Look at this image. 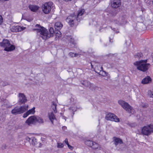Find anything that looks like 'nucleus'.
I'll return each instance as SVG.
<instances>
[{
    "mask_svg": "<svg viewBox=\"0 0 153 153\" xmlns=\"http://www.w3.org/2000/svg\"><path fill=\"white\" fill-rule=\"evenodd\" d=\"M36 28L33 29V31H36L38 36L39 38H41L43 39L46 40L48 38L53 36V34L54 32L53 29V27H51L49 29V33L48 30L43 27L41 26L40 25L36 24L35 25Z\"/></svg>",
    "mask_w": 153,
    "mask_h": 153,
    "instance_id": "obj_1",
    "label": "nucleus"
},
{
    "mask_svg": "<svg viewBox=\"0 0 153 153\" xmlns=\"http://www.w3.org/2000/svg\"><path fill=\"white\" fill-rule=\"evenodd\" d=\"M85 13V10H80L77 14V16L75 13L71 14L66 18V21L72 27L76 23L77 21H80L81 18L80 16Z\"/></svg>",
    "mask_w": 153,
    "mask_h": 153,
    "instance_id": "obj_2",
    "label": "nucleus"
},
{
    "mask_svg": "<svg viewBox=\"0 0 153 153\" xmlns=\"http://www.w3.org/2000/svg\"><path fill=\"white\" fill-rule=\"evenodd\" d=\"M146 60L145 61L142 60L136 62L134 63V64L137 66V68L138 70L146 71L148 69L150 65L149 64L146 63Z\"/></svg>",
    "mask_w": 153,
    "mask_h": 153,
    "instance_id": "obj_3",
    "label": "nucleus"
},
{
    "mask_svg": "<svg viewBox=\"0 0 153 153\" xmlns=\"http://www.w3.org/2000/svg\"><path fill=\"white\" fill-rule=\"evenodd\" d=\"M0 45L4 48V51L8 52L13 51L15 49V46L11 45L9 41L7 39H3L2 41L0 42Z\"/></svg>",
    "mask_w": 153,
    "mask_h": 153,
    "instance_id": "obj_4",
    "label": "nucleus"
},
{
    "mask_svg": "<svg viewBox=\"0 0 153 153\" xmlns=\"http://www.w3.org/2000/svg\"><path fill=\"white\" fill-rule=\"evenodd\" d=\"M28 105H25L20 106H17L13 109L11 112L13 114L16 115L23 113L28 109Z\"/></svg>",
    "mask_w": 153,
    "mask_h": 153,
    "instance_id": "obj_5",
    "label": "nucleus"
},
{
    "mask_svg": "<svg viewBox=\"0 0 153 153\" xmlns=\"http://www.w3.org/2000/svg\"><path fill=\"white\" fill-rule=\"evenodd\" d=\"M141 133L146 136H149L153 133V124L148 125L144 126L142 129Z\"/></svg>",
    "mask_w": 153,
    "mask_h": 153,
    "instance_id": "obj_6",
    "label": "nucleus"
},
{
    "mask_svg": "<svg viewBox=\"0 0 153 153\" xmlns=\"http://www.w3.org/2000/svg\"><path fill=\"white\" fill-rule=\"evenodd\" d=\"M118 102L123 108L128 113H131L133 111L132 107L128 103L121 100L118 101Z\"/></svg>",
    "mask_w": 153,
    "mask_h": 153,
    "instance_id": "obj_7",
    "label": "nucleus"
},
{
    "mask_svg": "<svg viewBox=\"0 0 153 153\" xmlns=\"http://www.w3.org/2000/svg\"><path fill=\"white\" fill-rule=\"evenodd\" d=\"M85 143L86 145L94 149H96L100 148V146L99 144L92 140H87L85 141Z\"/></svg>",
    "mask_w": 153,
    "mask_h": 153,
    "instance_id": "obj_8",
    "label": "nucleus"
},
{
    "mask_svg": "<svg viewBox=\"0 0 153 153\" xmlns=\"http://www.w3.org/2000/svg\"><path fill=\"white\" fill-rule=\"evenodd\" d=\"M105 118L107 120L114 121L115 122H119V119L117 117L113 114L109 113L107 114Z\"/></svg>",
    "mask_w": 153,
    "mask_h": 153,
    "instance_id": "obj_9",
    "label": "nucleus"
},
{
    "mask_svg": "<svg viewBox=\"0 0 153 153\" xmlns=\"http://www.w3.org/2000/svg\"><path fill=\"white\" fill-rule=\"evenodd\" d=\"M18 103L20 105L25 104L27 101V99L23 93H19L18 94Z\"/></svg>",
    "mask_w": 153,
    "mask_h": 153,
    "instance_id": "obj_10",
    "label": "nucleus"
},
{
    "mask_svg": "<svg viewBox=\"0 0 153 153\" xmlns=\"http://www.w3.org/2000/svg\"><path fill=\"white\" fill-rule=\"evenodd\" d=\"M42 7L44 10H54L55 8L54 4L51 1L45 3Z\"/></svg>",
    "mask_w": 153,
    "mask_h": 153,
    "instance_id": "obj_11",
    "label": "nucleus"
},
{
    "mask_svg": "<svg viewBox=\"0 0 153 153\" xmlns=\"http://www.w3.org/2000/svg\"><path fill=\"white\" fill-rule=\"evenodd\" d=\"M81 84L86 87H88L91 90H93L94 89L95 86L93 84L87 80L82 81L81 82Z\"/></svg>",
    "mask_w": 153,
    "mask_h": 153,
    "instance_id": "obj_12",
    "label": "nucleus"
},
{
    "mask_svg": "<svg viewBox=\"0 0 153 153\" xmlns=\"http://www.w3.org/2000/svg\"><path fill=\"white\" fill-rule=\"evenodd\" d=\"M36 117L32 116L30 117L26 121L25 123L28 126L34 124L36 123Z\"/></svg>",
    "mask_w": 153,
    "mask_h": 153,
    "instance_id": "obj_13",
    "label": "nucleus"
},
{
    "mask_svg": "<svg viewBox=\"0 0 153 153\" xmlns=\"http://www.w3.org/2000/svg\"><path fill=\"white\" fill-rule=\"evenodd\" d=\"M114 22L118 25L125 24L127 23V21L124 17H121L120 18L119 20H114Z\"/></svg>",
    "mask_w": 153,
    "mask_h": 153,
    "instance_id": "obj_14",
    "label": "nucleus"
},
{
    "mask_svg": "<svg viewBox=\"0 0 153 153\" xmlns=\"http://www.w3.org/2000/svg\"><path fill=\"white\" fill-rule=\"evenodd\" d=\"M23 27L19 26H13L11 28V30L13 32H17L19 31H21L24 29Z\"/></svg>",
    "mask_w": 153,
    "mask_h": 153,
    "instance_id": "obj_15",
    "label": "nucleus"
},
{
    "mask_svg": "<svg viewBox=\"0 0 153 153\" xmlns=\"http://www.w3.org/2000/svg\"><path fill=\"white\" fill-rule=\"evenodd\" d=\"M35 107H33L32 109L26 112L24 114L23 117L24 118H25L26 117L30 114H33L35 112Z\"/></svg>",
    "mask_w": 153,
    "mask_h": 153,
    "instance_id": "obj_16",
    "label": "nucleus"
},
{
    "mask_svg": "<svg viewBox=\"0 0 153 153\" xmlns=\"http://www.w3.org/2000/svg\"><path fill=\"white\" fill-rule=\"evenodd\" d=\"M26 140L28 141L29 143L33 145H35L36 143V140L33 137L31 138L27 137Z\"/></svg>",
    "mask_w": 153,
    "mask_h": 153,
    "instance_id": "obj_17",
    "label": "nucleus"
},
{
    "mask_svg": "<svg viewBox=\"0 0 153 153\" xmlns=\"http://www.w3.org/2000/svg\"><path fill=\"white\" fill-rule=\"evenodd\" d=\"M152 79L149 76H147L143 79L141 81V83L143 84H147L151 82Z\"/></svg>",
    "mask_w": 153,
    "mask_h": 153,
    "instance_id": "obj_18",
    "label": "nucleus"
},
{
    "mask_svg": "<svg viewBox=\"0 0 153 153\" xmlns=\"http://www.w3.org/2000/svg\"><path fill=\"white\" fill-rule=\"evenodd\" d=\"M114 143L116 146L118 145L119 144H121L123 143V142L121 139L119 138L115 137H114Z\"/></svg>",
    "mask_w": 153,
    "mask_h": 153,
    "instance_id": "obj_19",
    "label": "nucleus"
},
{
    "mask_svg": "<svg viewBox=\"0 0 153 153\" xmlns=\"http://www.w3.org/2000/svg\"><path fill=\"white\" fill-rule=\"evenodd\" d=\"M49 119L52 124H53L54 120H56V118L53 112H51L48 114Z\"/></svg>",
    "mask_w": 153,
    "mask_h": 153,
    "instance_id": "obj_20",
    "label": "nucleus"
},
{
    "mask_svg": "<svg viewBox=\"0 0 153 153\" xmlns=\"http://www.w3.org/2000/svg\"><path fill=\"white\" fill-rule=\"evenodd\" d=\"M62 26L63 25L60 22H57L55 23V28L57 30L60 29Z\"/></svg>",
    "mask_w": 153,
    "mask_h": 153,
    "instance_id": "obj_21",
    "label": "nucleus"
},
{
    "mask_svg": "<svg viewBox=\"0 0 153 153\" xmlns=\"http://www.w3.org/2000/svg\"><path fill=\"white\" fill-rule=\"evenodd\" d=\"M111 6L113 8H117L120 7L121 5V4L117 3H111Z\"/></svg>",
    "mask_w": 153,
    "mask_h": 153,
    "instance_id": "obj_22",
    "label": "nucleus"
},
{
    "mask_svg": "<svg viewBox=\"0 0 153 153\" xmlns=\"http://www.w3.org/2000/svg\"><path fill=\"white\" fill-rule=\"evenodd\" d=\"M30 10H39V7L37 5H35L30 4L29 6Z\"/></svg>",
    "mask_w": 153,
    "mask_h": 153,
    "instance_id": "obj_23",
    "label": "nucleus"
},
{
    "mask_svg": "<svg viewBox=\"0 0 153 153\" xmlns=\"http://www.w3.org/2000/svg\"><path fill=\"white\" fill-rule=\"evenodd\" d=\"M109 15L111 16H115L117 13V10H108ZM108 15L109 14H108Z\"/></svg>",
    "mask_w": 153,
    "mask_h": 153,
    "instance_id": "obj_24",
    "label": "nucleus"
},
{
    "mask_svg": "<svg viewBox=\"0 0 153 153\" xmlns=\"http://www.w3.org/2000/svg\"><path fill=\"white\" fill-rule=\"evenodd\" d=\"M57 105L55 103V102H52V105H51V107L52 108L54 111V112L56 113L57 112V110L56 109Z\"/></svg>",
    "mask_w": 153,
    "mask_h": 153,
    "instance_id": "obj_25",
    "label": "nucleus"
},
{
    "mask_svg": "<svg viewBox=\"0 0 153 153\" xmlns=\"http://www.w3.org/2000/svg\"><path fill=\"white\" fill-rule=\"evenodd\" d=\"M81 54L78 53H74L72 52H71L69 53V55L71 57L80 56Z\"/></svg>",
    "mask_w": 153,
    "mask_h": 153,
    "instance_id": "obj_26",
    "label": "nucleus"
},
{
    "mask_svg": "<svg viewBox=\"0 0 153 153\" xmlns=\"http://www.w3.org/2000/svg\"><path fill=\"white\" fill-rule=\"evenodd\" d=\"M68 40L70 41V43H72V44L75 45L76 43L74 41L73 38H72L71 36H68L67 38Z\"/></svg>",
    "mask_w": 153,
    "mask_h": 153,
    "instance_id": "obj_27",
    "label": "nucleus"
},
{
    "mask_svg": "<svg viewBox=\"0 0 153 153\" xmlns=\"http://www.w3.org/2000/svg\"><path fill=\"white\" fill-rule=\"evenodd\" d=\"M36 123L38 122L40 123H44L43 119L39 117H36Z\"/></svg>",
    "mask_w": 153,
    "mask_h": 153,
    "instance_id": "obj_28",
    "label": "nucleus"
},
{
    "mask_svg": "<svg viewBox=\"0 0 153 153\" xmlns=\"http://www.w3.org/2000/svg\"><path fill=\"white\" fill-rule=\"evenodd\" d=\"M101 70H100V74L102 76H104L105 75H107L108 74L107 73H106L105 71H102L103 70V68L102 67H100V68Z\"/></svg>",
    "mask_w": 153,
    "mask_h": 153,
    "instance_id": "obj_29",
    "label": "nucleus"
},
{
    "mask_svg": "<svg viewBox=\"0 0 153 153\" xmlns=\"http://www.w3.org/2000/svg\"><path fill=\"white\" fill-rule=\"evenodd\" d=\"M77 108L75 105H74L73 107H72L70 108V110L71 112H73V115L74 114V112L76 111Z\"/></svg>",
    "mask_w": 153,
    "mask_h": 153,
    "instance_id": "obj_30",
    "label": "nucleus"
},
{
    "mask_svg": "<svg viewBox=\"0 0 153 153\" xmlns=\"http://www.w3.org/2000/svg\"><path fill=\"white\" fill-rule=\"evenodd\" d=\"M143 54L142 53L140 52L136 53L134 55V57L135 58H137L139 59L141 57H142Z\"/></svg>",
    "mask_w": 153,
    "mask_h": 153,
    "instance_id": "obj_31",
    "label": "nucleus"
},
{
    "mask_svg": "<svg viewBox=\"0 0 153 153\" xmlns=\"http://www.w3.org/2000/svg\"><path fill=\"white\" fill-rule=\"evenodd\" d=\"M148 95L150 97L153 98V93L150 90L148 91Z\"/></svg>",
    "mask_w": 153,
    "mask_h": 153,
    "instance_id": "obj_32",
    "label": "nucleus"
},
{
    "mask_svg": "<svg viewBox=\"0 0 153 153\" xmlns=\"http://www.w3.org/2000/svg\"><path fill=\"white\" fill-rule=\"evenodd\" d=\"M114 65L113 63H108L107 64V66L108 68H112L114 67Z\"/></svg>",
    "mask_w": 153,
    "mask_h": 153,
    "instance_id": "obj_33",
    "label": "nucleus"
},
{
    "mask_svg": "<svg viewBox=\"0 0 153 153\" xmlns=\"http://www.w3.org/2000/svg\"><path fill=\"white\" fill-rule=\"evenodd\" d=\"M121 4V0H111V3Z\"/></svg>",
    "mask_w": 153,
    "mask_h": 153,
    "instance_id": "obj_34",
    "label": "nucleus"
},
{
    "mask_svg": "<svg viewBox=\"0 0 153 153\" xmlns=\"http://www.w3.org/2000/svg\"><path fill=\"white\" fill-rule=\"evenodd\" d=\"M5 106L7 108H10L11 107V105L10 104V102H8L7 103L4 104Z\"/></svg>",
    "mask_w": 153,
    "mask_h": 153,
    "instance_id": "obj_35",
    "label": "nucleus"
},
{
    "mask_svg": "<svg viewBox=\"0 0 153 153\" xmlns=\"http://www.w3.org/2000/svg\"><path fill=\"white\" fill-rule=\"evenodd\" d=\"M63 145L61 143H58L57 147L58 148H61L63 147Z\"/></svg>",
    "mask_w": 153,
    "mask_h": 153,
    "instance_id": "obj_36",
    "label": "nucleus"
},
{
    "mask_svg": "<svg viewBox=\"0 0 153 153\" xmlns=\"http://www.w3.org/2000/svg\"><path fill=\"white\" fill-rule=\"evenodd\" d=\"M0 83L1 85L3 86H6L7 84V82H0Z\"/></svg>",
    "mask_w": 153,
    "mask_h": 153,
    "instance_id": "obj_37",
    "label": "nucleus"
},
{
    "mask_svg": "<svg viewBox=\"0 0 153 153\" xmlns=\"http://www.w3.org/2000/svg\"><path fill=\"white\" fill-rule=\"evenodd\" d=\"M43 12L45 14H47L50 12L51 10H42Z\"/></svg>",
    "mask_w": 153,
    "mask_h": 153,
    "instance_id": "obj_38",
    "label": "nucleus"
},
{
    "mask_svg": "<svg viewBox=\"0 0 153 153\" xmlns=\"http://www.w3.org/2000/svg\"><path fill=\"white\" fill-rule=\"evenodd\" d=\"M3 22V18L0 15V25H1Z\"/></svg>",
    "mask_w": 153,
    "mask_h": 153,
    "instance_id": "obj_39",
    "label": "nucleus"
},
{
    "mask_svg": "<svg viewBox=\"0 0 153 153\" xmlns=\"http://www.w3.org/2000/svg\"><path fill=\"white\" fill-rule=\"evenodd\" d=\"M65 143L68 145L69 144L68 142V140L67 139H66L65 140Z\"/></svg>",
    "mask_w": 153,
    "mask_h": 153,
    "instance_id": "obj_40",
    "label": "nucleus"
},
{
    "mask_svg": "<svg viewBox=\"0 0 153 153\" xmlns=\"http://www.w3.org/2000/svg\"><path fill=\"white\" fill-rule=\"evenodd\" d=\"M68 146L69 149L71 150L73 149V147L71 146L69 144L68 145Z\"/></svg>",
    "mask_w": 153,
    "mask_h": 153,
    "instance_id": "obj_41",
    "label": "nucleus"
},
{
    "mask_svg": "<svg viewBox=\"0 0 153 153\" xmlns=\"http://www.w3.org/2000/svg\"><path fill=\"white\" fill-rule=\"evenodd\" d=\"M6 145H3L2 146V149H5L6 148Z\"/></svg>",
    "mask_w": 153,
    "mask_h": 153,
    "instance_id": "obj_42",
    "label": "nucleus"
},
{
    "mask_svg": "<svg viewBox=\"0 0 153 153\" xmlns=\"http://www.w3.org/2000/svg\"><path fill=\"white\" fill-rule=\"evenodd\" d=\"M62 119H64L65 120V121L66 120V117H65V116H62Z\"/></svg>",
    "mask_w": 153,
    "mask_h": 153,
    "instance_id": "obj_43",
    "label": "nucleus"
},
{
    "mask_svg": "<svg viewBox=\"0 0 153 153\" xmlns=\"http://www.w3.org/2000/svg\"><path fill=\"white\" fill-rule=\"evenodd\" d=\"M112 29V30H113L114 31H116V32L117 33H118V32H118V31H117V30H116V29H115V28H113V29Z\"/></svg>",
    "mask_w": 153,
    "mask_h": 153,
    "instance_id": "obj_44",
    "label": "nucleus"
},
{
    "mask_svg": "<svg viewBox=\"0 0 153 153\" xmlns=\"http://www.w3.org/2000/svg\"><path fill=\"white\" fill-rule=\"evenodd\" d=\"M62 128L63 130H65L66 128V127L65 126H63L62 127Z\"/></svg>",
    "mask_w": 153,
    "mask_h": 153,
    "instance_id": "obj_45",
    "label": "nucleus"
},
{
    "mask_svg": "<svg viewBox=\"0 0 153 153\" xmlns=\"http://www.w3.org/2000/svg\"><path fill=\"white\" fill-rule=\"evenodd\" d=\"M22 17H25L26 16L24 14H22Z\"/></svg>",
    "mask_w": 153,
    "mask_h": 153,
    "instance_id": "obj_46",
    "label": "nucleus"
},
{
    "mask_svg": "<svg viewBox=\"0 0 153 153\" xmlns=\"http://www.w3.org/2000/svg\"><path fill=\"white\" fill-rule=\"evenodd\" d=\"M31 11H32L33 12H36L37 11V10H31Z\"/></svg>",
    "mask_w": 153,
    "mask_h": 153,
    "instance_id": "obj_47",
    "label": "nucleus"
},
{
    "mask_svg": "<svg viewBox=\"0 0 153 153\" xmlns=\"http://www.w3.org/2000/svg\"><path fill=\"white\" fill-rule=\"evenodd\" d=\"M65 1H71V0H64Z\"/></svg>",
    "mask_w": 153,
    "mask_h": 153,
    "instance_id": "obj_48",
    "label": "nucleus"
},
{
    "mask_svg": "<svg viewBox=\"0 0 153 153\" xmlns=\"http://www.w3.org/2000/svg\"><path fill=\"white\" fill-rule=\"evenodd\" d=\"M91 67H92V68L93 66V65H92V64H91Z\"/></svg>",
    "mask_w": 153,
    "mask_h": 153,
    "instance_id": "obj_49",
    "label": "nucleus"
},
{
    "mask_svg": "<svg viewBox=\"0 0 153 153\" xmlns=\"http://www.w3.org/2000/svg\"><path fill=\"white\" fill-rule=\"evenodd\" d=\"M3 1H8V0H2Z\"/></svg>",
    "mask_w": 153,
    "mask_h": 153,
    "instance_id": "obj_50",
    "label": "nucleus"
},
{
    "mask_svg": "<svg viewBox=\"0 0 153 153\" xmlns=\"http://www.w3.org/2000/svg\"><path fill=\"white\" fill-rule=\"evenodd\" d=\"M59 33L60 34L61 33V32H59Z\"/></svg>",
    "mask_w": 153,
    "mask_h": 153,
    "instance_id": "obj_51",
    "label": "nucleus"
},
{
    "mask_svg": "<svg viewBox=\"0 0 153 153\" xmlns=\"http://www.w3.org/2000/svg\"><path fill=\"white\" fill-rule=\"evenodd\" d=\"M109 41L110 42H111V39H110Z\"/></svg>",
    "mask_w": 153,
    "mask_h": 153,
    "instance_id": "obj_52",
    "label": "nucleus"
},
{
    "mask_svg": "<svg viewBox=\"0 0 153 153\" xmlns=\"http://www.w3.org/2000/svg\"><path fill=\"white\" fill-rule=\"evenodd\" d=\"M152 13L153 14V10H152Z\"/></svg>",
    "mask_w": 153,
    "mask_h": 153,
    "instance_id": "obj_53",
    "label": "nucleus"
},
{
    "mask_svg": "<svg viewBox=\"0 0 153 153\" xmlns=\"http://www.w3.org/2000/svg\"><path fill=\"white\" fill-rule=\"evenodd\" d=\"M81 10H84V9H81Z\"/></svg>",
    "mask_w": 153,
    "mask_h": 153,
    "instance_id": "obj_54",
    "label": "nucleus"
}]
</instances>
